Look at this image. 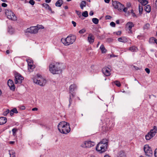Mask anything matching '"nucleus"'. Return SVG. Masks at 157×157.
I'll return each mask as SVG.
<instances>
[{"mask_svg": "<svg viewBox=\"0 0 157 157\" xmlns=\"http://www.w3.org/2000/svg\"><path fill=\"white\" fill-rule=\"evenodd\" d=\"M94 12L92 11H91L89 13V15L90 16H92L94 14Z\"/></svg>", "mask_w": 157, "mask_h": 157, "instance_id": "57", "label": "nucleus"}, {"mask_svg": "<svg viewBox=\"0 0 157 157\" xmlns=\"http://www.w3.org/2000/svg\"><path fill=\"white\" fill-rule=\"evenodd\" d=\"M108 140L107 139H103L102 140L99 142V143H101L102 144H105L108 145Z\"/></svg>", "mask_w": 157, "mask_h": 157, "instance_id": "29", "label": "nucleus"}, {"mask_svg": "<svg viewBox=\"0 0 157 157\" xmlns=\"http://www.w3.org/2000/svg\"><path fill=\"white\" fill-rule=\"evenodd\" d=\"M38 28L36 26H31L28 28L25 31V33H30L31 34H36L38 32Z\"/></svg>", "mask_w": 157, "mask_h": 157, "instance_id": "12", "label": "nucleus"}, {"mask_svg": "<svg viewBox=\"0 0 157 157\" xmlns=\"http://www.w3.org/2000/svg\"><path fill=\"white\" fill-rule=\"evenodd\" d=\"M58 128L60 132L66 134L71 131L69 124L65 121L60 122L58 125Z\"/></svg>", "mask_w": 157, "mask_h": 157, "instance_id": "1", "label": "nucleus"}, {"mask_svg": "<svg viewBox=\"0 0 157 157\" xmlns=\"http://www.w3.org/2000/svg\"><path fill=\"white\" fill-rule=\"evenodd\" d=\"M63 4L62 0H58L56 3L55 5L56 6L60 7Z\"/></svg>", "mask_w": 157, "mask_h": 157, "instance_id": "22", "label": "nucleus"}, {"mask_svg": "<svg viewBox=\"0 0 157 157\" xmlns=\"http://www.w3.org/2000/svg\"><path fill=\"white\" fill-rule=\"evenodd\" d=\"M102 71L104 75L106 76H109L110 75V70L108 67H105L103 68L102 69Z\"/></svg>", "mask_w": 157, "mask_h": 157, "instance_id": "14", "label": "nucleus"}, {"mask_svg": "<svg viewBox=\"0 0 157 157\" xmlns=\"http://www.w3.org/2000/svg\"><path fill=\"white\" fill-rule=\"evenodd\" d=\"M34 68V67L33 65V64L28 65V69H32Z\"/></svg>", "mask_w": 157, "mask_h": 157, "instance_id": "39", "label": "nucleus"}, {"mask_svg": "<svg viewBox=\"0 0 157 157\" xmlns=\"http://www.w3.org/2000/svg\"><path fill=\"white\" fill-rule=\"evenodd\" d=\"M115 33L117 35H120L121 34V31H118L116 32Z\"/></svg>", "mask_w": 157, "mask_h": 157, "instance_id": "52", "label": "nucleus"}, {"mask_svg": "<svg viewBox=\"0 0 157 157\" xmlns=\"http://www.w3.org/2000/svg\"><path fill=\"white\" fill-rule=\"evenodd\" d=\"M92 22L95 24H97L98 23L99 20L98 19L94 18L92 19Z\"/></svg>", "mask_w": 157, "mask_h": 157, "instance_id": "31", "label": "nucleus"}, {"mask_svg": "<svg viewBox=\"0 0 157 157\" xmlns=\"http://www.w3.org/2000/svg\"><path fill=\"white\" fill-rule=\"evenodd\" d=\"M49 71L53 74L61 73L62 71L59 63L56 62L52 63L49 65Z\"/></svg>", "mask_w": 157, "mask_h": 157, "instance_id": "2", "label": "nucleus"}, {"mask_svg": "<svg viewBox=\"0 0 157 157\" xmlns=\"http://www.w3.org/2000/svg\"><path fill=\"white\" fill-rule=\"evenodd\" d=\"M76 12L77 14L79 16V17H80V16H81V13L80 12L76 10Z\"/></svg>", "mask_w": 157, "mask_h": 157, "instance_id": "49", "label": "nucleus"}, {"mask_svg": "<svg viewBox=\"0 0 157 157\" xmlns=\"http://www.w3.org/2000/svg\"><path fill=\"white\" fill-rule=\"evenodd\" d=\"M73 98L72 97V96L71 94H70L69 95V104L68 105V107L69 108L71 105V104L72 103V98Z\"/></svg>", "mask_w": 157, "mask_h": 157, "instance_id": "28", "label": "nucleus"}, {"mask_svg": "<svg viewBox=\"0 0 157 157\" xmlns=\"http://www.w3.org/2000/svg\"><path fill=\"white\" fill-rule=\"evenodd\" d=\"M27 61L28 63V65L33 64V62L31 60H29V59L27 60Z\"/></svg>", "mask_w": 157, "mask_h": 157, "instance_id": "44", "label": "nucleus"}, {"mask_svg": "<svg viewBox=\"0 0 157 157\" xmlns=\"http://www.w3.org/2000/svg\"><path fill=\"white\" fill-rule=\"evenodd\" d=\"M145 71H146V72L148 74H149L150 72V70L148 68H146L145 69Z\"/></svg>", "mask_w": 157, "mask_h": 157, "instance_id": "48", "label": "nucleus"}, {"mask_svg": "<svg viewBox=\"0 0 157 157\" xmlns=\"http://www.w3.org/2000/svg\"><path fill=\"white\" fill-rule=\"evenodd\" d=\"M32 110L33 111H37L38 110V109L36 108H34L32 109Z\"/></svg>", "mask_w": 157, "mask_h": 157, "instance_id": "59", "label": "nucleus"}, {"mask_svg": "<svg viewBox=\"0 0 157 157\" xmlns=\"http://www.w3.org/2000/svg\"><path fill=\"white\" fill-rule=\"evenodd\" d=\"M122 10H123L124 12H126L128 10V8L127 7H124V8H123Z\"/></svg>", "mask_w": 157, "mask_h": 157, "instance_id": "53", "label": "nucleus"}, {"mask_svg": "<svg viewBox=\"0 0 157 157\" xmlns=\"http://www.w3.org/2000/svg\"><path fill=\"white\" fill-rule=\"evenodd\" d=\"M155 6L157 8V0H156L155 3Z\"/></svg>", "mask_w": 157, "mask_h": 157, "instance_id": "63", "label": "nucleus"}, {"mask_svg": "<svg viewBox=\"0 0 157 157\" xmlns=\"http://www.w3.org/2000/svg\"><path fill=\"white\" fill-rule=\"evenodd\" d=\"M76 39V36L70 35L66 38H62L61 41L65 46H68L72 44L75 41Z\"/></svg>", "mask_w": 157, "mask_h": 157, "instance_id": "3", "label": "nucleus"}, {"mask_svg": "<svg viewBox=\"0 0 157 157\" xmlns=\"http://www.w3.org/2000/svg\"><path fill=\"white\" fill-rule=\"evenodd\" d=\"M29 3L31 5H33L35 4V2L34 0H30L29 2Z\"/></svg>", "mask_w": 157, "mask_h": 157, "instance_id": "43", "label": "nucleus"}, {"mask_svg": "<svg viewBox=\"0 0 157 157\" xmlns=\"http://www.w3.org/2000/svg\"><path fill=\"white\" fill-rule=\"evenodd\" d=\"M43 7H44L46 9L50 11L52 13H54V12H53L52 10L51 7L49 6V5L46 3H43L42 5Z\"/></svg>", "mask_w": 157, "mask_h": 157, "instance_id": "19", "label": "nucleus"}, {"mask_svg": "<svg viewBox=\"0 0 157 157\" xmlns=\"http://www.w3.org/2000/svg\"><path fill=\"white\" fill-rule=\"evenodd\" d=\"M144 150L147 156L150 157L153 155V152L148 145L147 144L144 146Z\"/></svg>", "mask_w": 157, "mask_h": 157, "instance_id": "8", "label": "nucleus"}, {"mask_svg": "<svg viewBox=\"0 0 157 157\" xmlns=\"http://www.w3.org/2000/svg\"><path fill=\"white\" fill-rule=\"evenodd\" d=\"M45 1L46 3H49L51 2V0H45Z\"/></svg>", "mask_w": 157, "mask_h": 157, "instance_id": "60", "label": "nucleus"}, {"mask_svg": "<svg viewBox=\"0 0 157 157\" xmlns=\"http://www.w3.org/2000/svg\"><path fill=\"white\" fill-rule=\"evenodd\" d=\"M95 143L90 141H86L85 142L84 144L82 145L84 147H90L94 146Z\"/></svg>", "mask_w": 157, "mask_h": 157, "instance_id": "13", "label": "nucleus"}, {"mask_svg": "<svg viewBox=\"0 0 157 157\" xmlns=\"http://www.w3.org/2000/svg\"><path fill=\"white\" fill-rule=\"evenodd\" d=\"M33 82L37 84L40 86L44 85L46 83V80L40 75H37L33 79Z\"/></svg>", "mask_w": 157, "mask_h": 157, "instance_id": "4", "label": "nucleus"}, {"mask_svg": "<svg viewBox=\"0 0 157 157\" xmlns=\"http://www.w3.org/2000/svg\"><path fill=\"white\" fill-rule=\"evenodd\" d=\"M18 113V112L16 108H13L10 112V114L11 116L14 113Z\"/></svg>", "mask_w": 157, "mask_h": 157, "instance_id": "24", "label": "nucleus"}, {"mask_svg": "<svg viewBox=\"0 0 157 157\" xmlns=\"http://www.w3.org/2000/svg\"><path fill=\"white\" fill-rule=\"evenodd\" d=\"M7 6V4L5 3H3L2 4V6L4 7H6Z\"/></svg>", "mask_w": 157, "mask_h": 157, "instance_id": "51", "label": "nucleus"}, {"mask_svg": "<svg viewBox=\"0 0 157 157\" xmlns=\"http://www.w3.org/2000/svg\"><path fill=\"white\" fill-rule=\"evenodd\" d=\"M110 0H104L105 2L106 3H109Z\"/></svg>", "mask_w": 157, "mask_h": 157, "instance_id": "61", "label": "nucleus"}, {"mask_svg": "<svg viewBox=\"0 0 157 157\" xmlns=\"http://www.w3.org/2000/svg\"><path fill=\"white\" fill-rule=\"evenodd\" d=\"M94 36L91 34H90L88 37V40L90 44L93 43L94 41Z\"/></svg>", "mask_w": 157, "mask_h": 157, "instance_id": "17", "label": "nucleus"}, {"mask_svg": "<svg viewBox=\"0 0 157 157\" xmlns=\"http://www.w3.org/2000/svg\"><path fill=\"white\" fill-rule=\"evenodd\" d=\"M107 145L98 143L96 146V151L99 152L100 153H102L107 150Z\"/></svg>", "mask_w": 157, "mask_h": 157, "instance_id": "6", "label": "nucleus"}, {"mask_svg": "<svg viewBox=\"0 0 157 157\" xmlns=\"http://www.w3.org/2000/svg\"><path fill=\"white\" fill-rule=\"evenodd\" d=\"M15 77L14 82L16 84H21L22 81L24 79L23 77L18 73H15Z\"/></svg>", "mask_w": 157, "mask_h": 157, "instance_id": "9", "label": "nucleus"}, {"mask_svg": "<svg viewBox=\"0 0 157 157\" xmlns=\"http://www.w3.org/2000/svg\"><path fill=\"white\" fill-rule=\"evenodd\" d=\"M5 13L8 18L12 20L15 21L17 19V17L14 14L11 10H6Z\"/></svg>", "mask_w": 157, "mask_h": 157, "instance_id": "7", "label": "nucleus"}, {"mask_svg": "<svg viewBox=\"0 0 157 157\" xmlns=\"http://www.w3.org/2000/svg\"><path fill=\"white\" fill-rule=\"evenodd\" d=\"M36 27L38 28V31L39 29H44V27L41 25H37L36 26Z\"/></svg>", "mask_w": 157, "mask_h": 157, "instance_id": "40", "label": "nucleus"}, {"mask_svg": "<svg viewBox=\"0 0 157 157\" xmlns=\"http://www.w3.org/2000/svg\"><path fill=\"white\" fill-rule=\"evenodd\" d=\"M9 143L10 144H13L14 143V141H10Z\"/></svg>", "mask_w": 157, "mask_h": 157, "instance_id": "62", "label": "nucleus"}, {"mask_svg": "<svg viewBox=\"0 0 157 157\" xmlns=\"http://www.w3.org/2000/svg\"><path fill=\"white\" fill-rule=\"evenodd\" d=\"M114 83L116 86L118 87H120L121 86V85L120 82L118 81H116L114 82Z\"/></svg>", "mask_w": 157, "mask_h": 157, "instance_id": "35", "label": "nucleus"}, {"mask_svg": "<svg viewBox=\"0 0 157 157\" xmlns=\"http://www.w3.org/2000/svg\"><path fill=\"white\" fill-rule=\"evenodd\" d=\"M139 11L140 14H141L142 13L143 7L140 5L139 6Z\"/></svg>", "mask_w": 157, "mask_h": 157, "instance_id": "38", "label": "nucleus"}, {"mask_svg": "<svg viewBox=\"0 0 157 157\" xmlns=\"http://www.w3.org/2000/svg\"><path fill=\"white\" fill-rule=\"evenodd\" d=\"M150 25L149 24H146L144 27V29H147L149 27Z\"/></svg>", "mask_w": 157, "mask_h": 157, "instance_id": "41", "label": "nucleus"}, {"mask_svg": "<svg viewBox=\"0 0 157 157\" xmlns=\"http://www.w3.org/2000/svg\"><path fill=\"white\" fill-rule=\"evenodd\" d=\"M129 49L132 52H137L138 50V48L135 46H132L130 47Z\"/></svg>", "mask_w": 157, "mask_h": 157, "instance_id": "21", "label": "nucleus"}, {"mask_svg": "<svg viewBox=\"0 0 157 157\" xmlns=\"http://www.w3.org/2000/svg\"><path fill=\"white\" fill-rule=\"evenodd\" d=\"M126 6L127 8H129L131 6V4L130 2L127 3V4Z\"/></svg>", "mask_w": 157, "mask_h": 157, "instance_id": "55", "label": "nucleus"}, {"mask_svg": "<svg viewBox=\"0 0 157 157\" xmlns=\"http://www.w3.org/2000/svg\"><path fill=\"white\" fill-rule=\"evenodd\" d=\"M154 156L155 157H157V148L155 149L154 151Z\"/></svg>", "mask_w": 157, "mask_h": 157, "instance_id": "50", "label": "nucleus"}, {"mask_svg": "<svg viewBox=\"0 0 157 157\" xmlns=\"http://www.w3.org/2000/svg\"><path fill=\"white\" fill-rule=\"evenodd\" d=\"M86 4V3L85 1H82V2L80 5V6L81 9H83V7L85 6Z\"/></svg>", "mask_w": 157, "mask_h": 157, "instance_id": "33", "label": "nucleus"}, {"mask_svg": "<svg viewBox=\"0 0 157 157\" xmlns=\"http://www.w3.org/2000/svg\"><path fill=\"white\" fill-rule=\"evenodd\" d=\"M20 109L22 110H24L25 109V107L24 106H22L20 107Z\"/></svg>", "mask_w": 157, "mask_h": 157, "instance_id": "58", "label": "nucleus"}, {"mask_svg": "<svg viewBox=\"0 0 157 157\" xmlns=\"http://www.w3.org/2000/svg\"><path fill=\"white\" fill-rule=\"evenodd\" d=\"M8 85L10 88V89L14 90L15 89V87L13 83V81L11 79H9L8 81Z\"/></svg>", "mask_w": 157, "mask_h": 157, "instance_id": "15", "label": "nucleus"}, {"mask_svg": "<svg viewBox=\"0 0 157 157\" xmlns=\"http://www.w3.org/2000/svg\"><path fill=\"white\" fill-rule=\"evenodd\" d=\"M6 53L7 54H9L10 53V51H9V50H7L6 51Z\"/></svg>", "mask_w": 157, "mask_h": 157, "instance_id": "64", "label": "nucleus"}, {"mask_svg": "<svg viewBox=\"0 0 157 157\" xmlns=\"http://www.w3.org/2000/svg\"><path fill=\"white\" fill-rule=\"evenodd\" d=\"M144 10L147 13H149L151 11V6H150L148 5L144 7Z\"/></svg>", "mask_w": 157, "mask_h": 157, "instance_id": "26", "label": "nucleus"}, {"mask_svg": "<svg viewBox=\"0 0 157 157\" xmlns=\"http://www.w3.org/2000/svg\"><path fill=\"white\" fill-rule=\"evenodd\" d=\"M138 1L143 6H145L148 3V1L146 0H138Z\"/></svg>", "mask_w": 157, "mask_h": 157, "instance_id": "25", "label": "nucleus"}, {"mask_svg": "<svg viewBox=\"0 0 157 157\" xmlns=\"http://www.w3.org/2000/svg\"><path fill=\"white\" fill-rule=\"evenodd\" d=\"M132 17H135L137 18V17L136 16V15L135 14V13H132Z\"/></svg>", "mask_w": 157, "mask_h": 157, "instance_id": "56", "label": "nucleus"}, {"mask_svg": "<svg viewBox=\"0 0 157 157\" xmlns=\"http://www.w3.org/2000/svg\"><path fill=\"white\" fill-rule=\"evenodd\" d=\"M9 154L10 156V157H14L15 156V153L12 151H9Z\"/></svg>", "mask_w": 157, "mask_h": 157, "instance_id": "37", "label": "nucleus"}, {"mask_svg": "<svg viewBox=\"0 0 157 157\" xmlns=\"http://www.w3.org/2000/svg\"><path fill=\"white\" fill-rule=\"evenodd\" d=\"M100 48L102 53H105L106 52V50L103 44L101 45Z\"/></svg>", "mask_w": 157, "mask_h": 157, "instance_id": "27", "label": "nucleus"}, {"mask_svg": "<svg viewBox=\"0 0 157 157\" xmlns=\"http://www.w3.org/2000/svg\"><path fill=\"white\" fill-rule=\"evenodd\" d=\"M82 16L84 17H87L88 16V13L87 11H85L82 14Z\"/></svg>", "mask_w": 157, "mask_h": 157, "instance_id": "34", "label": "nucleus"}, {"mask_svg": "<svg viewBox=\"0 0 157 157\" xmlns=\"http://www.w3.org/2000/svg\"><path fill=\"white\" fill-rule=\"evenodd\" d=\"M156 40V39L155 38L152 37L149 39V42L151 43H154L155 42Z\"/></svg>", "mask_w": 157, "mask_h": 157, "instance_id": "30", "label": "nucleus"}, {"mask_svg": "<svg viewBox=\"0 0 157 157\" xmlns=\"http://www.w3.org/2000/svg\"><path fill=\"white\" fill-rule=\"evenodd\" d=\"M134 24L131 22H128L126 24V26L127 27L128 29L129 33H132V27H134Z\"/></svg>", "mask_w": 157, "mask_h": 157, "instance_id": "16", "label": "nucleus"}, {"mask_svg": "<svg viewBox=\"0 0 157 157\" xmlns=\"http://www.w3.org/2000/svg\"><path fill=\"white\" fill-rule=\"evenodd\" d=\"M111 18V17L109 15H107L105 17L106 19H110Z\"/></svg>", "mask_w": 157, "mask_h": 157, "instance_id": "47", "label": "nucleus"}, {"mask_svg": "<svg viewBox=\"0 0 157 157\" xmlns=\"http://www.w3.org/2000/svg\"><path fill=\"white\" fill-rule=\"evenodd\" d=\"M8 32L11 33H12L13 31V29L11 27H9Z\"/></svg>", "mask_w": 157, "mask_h": 157, "instance_id": "42", "label": "nucleus"}, {"mask_svg": "<svg viewBox=\"0 0 157 157\" xmlns=\"http://www.w3.org/2000/svg\"><path fill=\"white\" fill-rule=\"evenodd\" d=\"M77 89V86L75 84H73L70 86L69 88V93L71 94L72 97L73 98L75 96V93L74 91Z\"/></svg>", "mask_w": 157, "mask_h": 157, "instance_id": "10", "label": "nucleus"}, {"mask_svg": "<svg viewBox=\"0 0 157 157\" xmlns=\"http://www.w3.org/2000/svg\"><path fill=\"white\" fill-rule=\"evenodd\" d=\"M71 23L73 24L74 27H75L76 26V23L75 21H72Z\"/></svg>", "mask_w": 157, "mask_h": 157, "instance_id": "54", "label": "nucleus"}, {"mask_svg": "<svg viewBox=\"0 0 157 157\" xmlns=\"http://www.w3.org/2000/svg\"><path fill=\"white\" fill-rule=\"evenodd\" d=\"M85 31H86V30L85 29H82L80 30L79 31V33H80L82 34V33H84Z\"/></svg>", "mask_w": 157, "mask_h": 157, "instance_id": "45", "label": "nucleus"}, {"mask_svg": "<svg viewBox=\"0 0 157 157\" xmlns=\"http://www.w3.org/2000/svg\"><path fill=\"white\" fill-rule=\"evenodd\" d=\"M10 112V110L9 109H7L4 111L3 113V115L4 116H6L7 114Z\"/></svg>", "mask_w": 157, "mask_h": 157, "instance_id": "36", "label": "nucleus"}, {"mask_svg": "<svg viewBox=\"0 0 157 157\" xmlns=\"http://www.w3.org/2000/svg\"><path fill=\"white\" fill-rule=\"evenodd\" d=\"M118 40L121 42L125 43L128 42V39L124 37H122L119 38L117 39Z\"/></svg>", "mask_w": 157, "mask_h": 157, "instance_id": "18", "label": "nucleus"}, {"mask_svg": "<svg viewBox=\"0 0 157 157\" xmlns=\"http://www.w3.org/2000/svg\"><path fill=\"white\" fill-rule=\"evenodd\" d=\"M157 128L156 126H154L153 129L150 130L145 136V139L147 140H149L152 138L157 133Z\"/></svg>", "mask_w": 157, "mask_h": 157, "instance_id": "5", "label": "nucleus"}, {"mask_svg": "<svg viewBox=\"0 0 157 157\" xmlns=\"http://www.w3.org/2000/svg\"><path fill=\"white\" fill-rule=\"evenodd\" d=\"M117 157H125V155L123 151H121L118 152L117 155Z\"/></svg>", "mask_w": 157, "mask_h": 157, "instance_id": "23", "label": "nucleus"}, {"mask_svg": "<svg viewBox=\"0 0 157 157\" xmlns=\"http://www.w3.org/2000/svg\"><path fill=\"white\" fill-rule=\"evenodd\" d=\"M114 7V8L117 9L118 10L120 11L122 10L124 6L120 2L117 1H114L112 3Z\"/></svg>", "mask_w": 157, "mask_h": 157, "instance_id": "11", "label": "nucleus"}, {"mask_svg": "<svg viewBox=\"0 0 157 157\" xmlns=\"http://www.w3.org/2000/svg\"><path fill=\"white\" fill-rule=\"evenodd\" d=\"M17 129L16 128H13L12 129L13 135V136H16V132L17 131Z\"/></svg>", "mask_w": 157, "mask_h": 157, "instance_id": "32", "label": "nucleus"}, {"mask_svg": "<svg viewBox=\"0 0 157 157\" xmlns=\"http://www.w3.org/2000/svg\"><path fill=\"white\" fill-rule=\"evenodd\" d=\"M110 25L113 27H115V26L116 24L113 22H112L110 23Z\"/></svg>", "mask_w": 157, "mask_h": 157, "instance_id": "46", "label": "nucleus"}, {"mask_svg": "<svg viewBox=\"0 0 157 157\" xmlns=\"http://www.w3.org/2000/svg\"><path fill=\"white\" fill-rule=\"evenodd\" d=\"M7 118L5 117H0V125H2L5 124L7 122Z\"/></svg>", "mask_w": 157, "mask_h": 157, "instance_id": "20", "label": "nucleus"}]
</instances>
